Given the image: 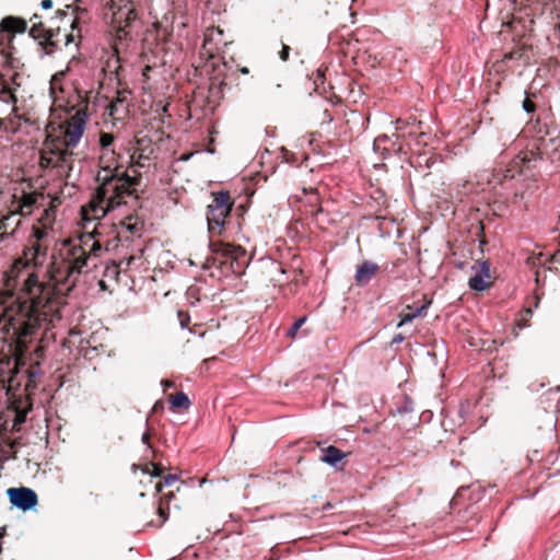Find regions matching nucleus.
I'll list each match as a JSON object with an SVG mask.
<instances>
[{"label": "nucleus", "mask_w": 560, "mask_h": 560, "mask_svg": "<svg viewBox=\"0 0 560 560\" xmlns=\"http://www.w3.org/2000/svg\"><path fill=\"white\" fill-rule=\"evenodd\" d=\"M102 245L91 233L68 241L46 271L51 283L38 280L34 272L23 281L19 294H11L3 302L0 313V332L19 339L35 334L42 326L54 325L61 318L59 294L70 292L79 277L98 257Z\"/></svg>", "instance_id": "1"}, {"label": "nucleus", "mask_w": 560, "mask_h": 560, "mask_svg": "<svg viewBox=\"0 0 560 560\" xmlns=\"http://www.w3.org/2000/svg\"><path fill=\"white\" fill-rule=\"evenodd\" d=\"M98 166L100 171L95 178L98 187L81 210L85 221L100 220L127 203V200L133 197L135 187L138 185L137 177L120 171L115 149L101 150Z\"/></svg>", "instance_id": "2"}, {"label": "nucleus", "mask_w": 560, "mask_h": 560, "mask_svg": "<svg viewBox=\"0 0 560 560\" xmlns=\"http://www.w3.org/2000/svg\"><path fill=\"white\" fill-rule=\"evenodd\" d=\"M248 264L249 258L242 246L221 243L218 248L213 249V256L208 257L201 266L203 269L215 267L221 276H228L229 273L241 276Z\"/></svg>", "instance_id": "3"}, {"label": "nucleus", "mask_w": 560, "mask_h": 560, "mask_svg": "<svg viewBox=\"0 0 560 560\" xmlns=\"http://www.w3.org/2000/svg\"><path fill=\"white\" fill-rule=\"evenodd\" d=\"M74 155L59 137L48 135L40 150L39 164L43 168H56L59 174L69 177L73 170Z\"/></svg>", "instance_id": "4"}, {"label": "nucleus", "mask_w": 560, "mask_h": 560, "mask_svg": "<svg viewBox=\"0 0 560 560\" xmlns=\"http://www.w3.org/2000/svg\"><path fill=\"white\" fill-rule=\"evenodd\" d=\"M488 184L495 188L497 184L501 185L504 189L513 188L512 202L518 208H526L532 195L536 189L535 180L515 178L511 170L504 173H485Z\"/></svg>", "instance_id": "5"}, {"label": "nucleus", "mask_w": 560, "mask_h": 560, "mask_svg": "<svg viewBox=\"0 0 560 560\" xmlns=\"http://www.w3.org/2000/svg\"><path fill=\"white\" fill-rule=\"evenodd\" d=\"M212 197L211 203L208 205L207 223L210 235L214 237L222 235L233 201L228 191L214 192Z\"/></svg>", "instance_id": "6"}, {"label": "nucleus", "mask_w": 560, "mask_h": 560, "mask_svg": "<svg viewBox=\"0 0 560 560\" xmlns=\"http://www.w3.org/2000/svg\"><path fill=\"white\" fill-rule=\"evenodd\" d=\"M89 121L86 108H79L63 124L62 138L63 144L72 151L80 143Z\"/></svg>", "instance_id": "7"}, {"label": "nucleus", "mask_w": 560, "mask_h": 560, "mask_svg": "<svg viewBox=\"0 0 560 560\" xmlns=\"http://www.w3.org/2000/svg\"><path fill=\"white\" fill-rule=\"evenodd\" d=\"M7 494L11 505L24 512L33 510L38 503L37 494L31 488H9Z\"/></svg>", "instance_id": "8"}, {"label": "nucleus", "mask_w": 560, "mask_h": 560, "mask_svg": "<svg viewBox=\"0 0 560 560\" xmlns=\"http://www.w3.org/2000/svg\"><path fill=\"white\" fill-rule=\"evenodd\" d=\"M223 43V31L218 27L208 28L205 33L200 55L213 58L219 51V45Z\"/></svg>", "instance_id": "9"}, {"label": "nucleus", "mask_w": 560, "mask_h": 560, "mask_svg": "<svg viewBox=\"0 0 560 560\" xmlns=\"http://www.w3.org/2000/svg\"><path fill=\"white\" fill-rule=\"evenodd\" d=\"M478 268L476 265L471 267L472 270H476L477 272L470 277L468 281V285L471 290L481 292L487 289L488 283L487 279L490 278V264L488 261H478L477 262Z\"/></svg>", "instance_id": "10"}, {"label": "nucleus", "mask_w": 560, "mask_h": 560, "mask_svg": "<svg viewBox=\"0 0 560 560\" xmlns=\"http://www.w3.org/2000/svg\"><path fill=\"white\" fill-rule=\"evenodd\" d=\"M47 257V245L44 243H31L24 250L26 265L42 266Z\"/></svg>", "instance_id": "11"}, {"label": "nucleus", "mask_w": 560, "mask_h": 560, "mask_svg": "<svg viewBox=\"0 0 560 560\" xmlns=\"http://www.w3.org/2000/svg\"><path fill=\"white\" fill-rule=\"evenodd\" d=\"M380 270V266L372 260H364L358 267L354 280L359 285H366Z\"/></svg>", "instance_id": "12"}, {"label": "nucleus", "mask_w": 560, "mask_h": 560, "mask_svg": "<svg viewBox=\"0 0 560 560\" xmlns=\"http://www.w3.org/2000/svg\"><path fill=\"white\" fill-rule=\"evenodd\" d=\"M322 453L323 455L320 456V459L336 468L338 467V463L341 462L346 456L341 450L332 445L323 448Z\"/></svg>", "instance_id": "13"}, {"label": "nucleus", "mask_w": 560, "mask_h": 560, "mask_svg": "<svg viewBox=\"0 0 560 560\" xmlns=\"http://www.w3.org/2000/svg\"><path fill=\"white\" fill-rule=\"evenodd\" d=\"M121 226L130 233L131 236H140L143 230V222L138 218L127 217L122 222Z\"/></svg>", "instance_id": "14"}, {"label": "nucleus", "mask_w": 560, "mask_h": 560, "mask_svg": "<svg viewBox=\"0 0 560 560\" xmlns=\"http://www.w3.org/2000/svg\"><path fill=\"white\" fill-rule=\"evenodd\" d=\"M0 101L12 105L18 102L14 92L7 85L2 73H0Z\"/></svg>", "instance_id": "15"}, {"label": "nucleus", "mask_w": 560, "mask_h": 560, "mask_svg": "<svg viewBox=\"0 0 560 560\" xmlns=\"http://www.w3.org/2000/svg\"><path fill=\"white\" fill-rule=\"evenodd\" d=\"M36 200L37 198L34 194H24L19 205L20 213L23 215L31 214Z\"/></svg>", "instance_id": "16"}, {"label": "nucleus", "mask_w": 560, "mask_h": 560, "mask_svg": "<svg viewBox=\"0 0 560 560\" xmlns=\"http://www.w3.org/2000/svg\"><path fill=\"white\" fill-rule=\"evenodd\" d=\"M84 340L81 338V331L77 329H70L68 338L63 341V346L71 348L77 346L80 350L84 349Z\"/></svg>", "instance_id": "17"}, {"label": "nucleus", "mask_w": 560, "mask_h": 560, "mask_svg": "<svg viewBox=\"0 0 560 560\" xmlns=\"http://www.w3.org/2000/svg\"><path fill=\"white\" fill-rule=\"evenodd\" d=\"M191 402L184 392L175 394L171 399V407L173 409H188Z\"/></svg>", "instance_id": "18"}, {"label": "nucleus", "mask_w": 560, "mask_h": 560, "mask_svg": "<svg viewBox=\"0 0 560 560\" xmlns=\"http://www.w3.org/2000/svg\"><path fill=\"white\" fill-rule=\"evenodd\" d=\"M387 142H392L390 138L386 135H381L375 138L373 142V149L375 152H381V154L386 158L389 153L390 149L386 147Z\"/></svg>", "instance_id": "19"}, {"label": "nucleus", "mask_w": 560, "mask_h": 560, "mask_svg": "<svg viewBox=\"0 0 560 560\" xmlns=\"http://www.w3.org/2000/svg\"><path fill=\"white\" fill-rule=\"evenodd\" d=\"M3 26L13 32H24L26 30V22L20 19L7 18L3 20Z\"/></svg>", "instance_id": "20"}, {"label": "nucleus", "mask_w": 560, "mask_h": 560, "mask_svg": "<svg viewBox=\"0 0 560 560\" xmlns=\"http://www.w3.org/2000/svg\"><path fill=\"white\" fill-rule=\"evenodd\" d=\"M115 141V137L108 132H102L100 135V148L101 150L114 149L113 144Z\"/></svg>", "instance_id": "21"}, {"label": "nucleus", "mask_w": 560, "mask_h": 560, "mask_svg": "<svg viewBox=\"0 0 560 560\" xmlns=\"http://www.w3.org/2000/svg\"><path fill=\"white\" fill-rule=\"evenodd\" d=\"M48 233L46 232V230L40 228H34L31 235V243H43Z\"/></svg>", "instance_id": "22"}, {"label": "nucleus", "mask_w": 560, "mask_h": 560, "mask_svg": "<svg viewBox=\"0 0 560 560\" xmlns=\"http://www.w3.org/2000/svg\"><path fill=\"white\" fill-rule=\"evenodd\" d=\"M306 322V317L303 316L301 318H299L298 320H295L292 326L290 327V329L288 330V336L289 337H292L294 338L296 332L299 331V329L302 327V325Z\"/></svg>", "instance_id": "23"}, {"label": "nucleus", "mask_w": 560, "mask_h": 560, "mask_svg": "<svg viewBox=\"0 0 560 560\" xmlns=\"http://www.w3.org/2000/svg\"><path fill=\"white\" fill-rule=\"evenodd\" d=\"M62 77H63V72H59V73H56L52 75V78L50 80V88H49L51 95H55L56 90L60 89L59 83H60V80Z\"/></svg>", "instance_id": "24"}, {"label": "nucleus", "mask_w": 560, "mask_h": 560, "mask_svg": "<svg viewBox=\"0 0 560 560\" xmlns=\"http://www.w3.org/2000/svg\"><path fill=\"white\" fill-rule=\"evenodd\" d=\"M413 411V401L406 397L404 404L397 408L398 413H409Z\"/></svg>", "instance_id": "25"}, {"label": "nucleus", "mask_w": 560, "mask_h": 560, "mask_svg": "<svg viewBox=\"0 0 560 560\" xmlns=\"http://www.w3.org/2000/svg\"><path fill=\"white\" fill-rule=\"evenodd\" d=\"M177 316H178V319H179V325L180 327L184 329V328H187L188 327V324L190 322V316L188 313L184 312V311H178L177 312Z\"/></svg>", "instance_id": "26"}, {"label": "nucleus", "mask_w": 560, "mask_h": 560, "mask_svg": "<svg viewBox=\"0 0 560 560\" xmlns=\"http://www.w3.org/2000/svg\"><path fill=\"white\" fill-rule=\"evenodd\" d=\"M150 466L152 467V469H150L149 466H147L143 471L150 474L152 477H160L162 474V468L154 463H150Z\"/></svg>", "instance_id": "27"}, {"label": "nucleus", "mask_w": 560, "mask_h": 560, "mask_svg": "<svg viewBox=\"0 0 560 560\" xmlns=\"http://www.w3.org/2000/svg\"><path fill=\"white\" fill-rule=\"evenodd\" d=\"M522 107L527 114H533L536 110L535 103L528 97L523 101Z\"/></svg>", "instance_id": "28"}, {"label": "nucleus", "mask_w": 560, "mask_h": 560, "mask_svg": "<svg viewBox=\"0 0 560 560\" xmlns=\"http://www.w3.org/2000/svg\"><path fill=\"white\" fill-rule=\"evenodd\" d=\"M415 318H416V315H415L413 311H411L409 313H406V314H402L401 315V319L398 323L397 327H401L405 324L412 322Z\"/></svg>", "instance_id": "29"}, {"label": "nucleus", "mask_w": 560, "mask_h": 560, "mask_svg": "<svg viewBox=\"0 0 560 560\" xmlns=\"http://www.w3.org/2000/svg\"><path fill=\"white\" fill-rule=\"evenodd\" d=\"M158 514H159V516L161 518V522H160L159 526H161L162 524H164L168 520V511H167V509L159 506Z\"/></svg>", "instance_id": "30"}, {"label": "nucleus", "mask_w": 560, "mask_h": 560, "mask_svg": "<svg viewBox=\"0 0 560 560\" xmlns=\"http://www.w3.org/2000/svg\"><path fill=\"white\" fill-rule=\"evenodd\" d=\"M177 480H178L177 475H167L164 477L163 485L170 487Z\"/></svg>", "instance_id": "31"}, {"label": "nucleus", "mask_w": 560, "mask_h": 560, "mask_svg": "<svg viewBox=\"0 0 560 560\" xmlns=\"http://www.w3.org/2000/svg\"><path fill=\"white\" fill-rule=\"evenodd\" d=\"M430 303L431 302H428L427 304L421 305V306L417 307L416 310H413L416 318L425 314L427 308L429 307Z\"/></svg>", "instance_id": "32"}, {"label": "nucleus", "mask_w": 560, "mask_h": 560, "mask_svg": "<svg viewBox=\"0 0 560 560\" xmlns=\"http://www.w3.org/2000/svg\"><path fill=\"white\" fill-rule=\"evenodd\" d=\"M290 49L291 48L288 45L282 44V49L280 51L281 60L287 61L289 59Z\"/></svg>", "instance_id": "33"}, {"label": "nucleus", "mask_w": 560, "mask_h": 560, "mask_svg": "<svg viewBox=\"0 0 560 560\" xmlns=\"http://www.w3.org/2000/svg\"><path fill=\"white\" fill-rule=\"evenodd\" d=\"M42 27H43V24L40 22H38V23L34 22L33 26L31 28V35L34 37L38 36L39 35L38 32H39V30H42Z\"/></svg>", "instance_id": "34"}, {"label": "nucleus", "mask_w": 560, "mask_h": 560, "mask_svg": "<svg viewBox=\"0 0 560 560\" xmlns=\"http://www.w3.org/2000/svg\"><path fill=\"white\" fill-rule=\"evenodd\" d=\"M118 105H122V101H121V100H117V102H116V103H113V104L110 105V112H109V114H110L112 116H114V115H115V112H116V109H117V106H118Z\"/></svg>", "instance_id": "35"}, {"label": "nucleus", "mask_w": 560, "mask_h": 560, "mask_svg": "<svg viewBox=\"0 0 560 560\" xmlns=\"http://www.w3.org/2000/svg\"><path fill=\"white\" fill-rule=\"evenodd\" d=\"M404 340H405V337L401 334H397L394 336L392 343L397 345V343L402 342Z\"/></svg>", "instance_id": "36"}, {"label": "nucleus", "mask_w": 560, "mask_h": 560, "mask_svg": "<svg viewBox=\"0 0 560 560\" xmlns=\"http://www.w3.org/2000/svg\"><path fill=\"white\" fill-rule=\"evenodd\" d=\"M40 5L44 10H48L52 7V1L51 0H43L40 2Z\"/></svg>", "instance_id": "37"}, {"label": "nucleus", "mask_w": 560, "mask_h": 560, "mask_svg": "<svg viewBox=\"0 0 560 560\" xmlns=\"http://www.w3.org/2000/svg\"><path fill=\"white\" fill-rule=\"evenodd\" d=\"M534 300V307H538L540 302V294L538 292H535L534 296L532 298Z\"/></svg>", "instance_id": "38"}, {"label": "nucleus", "mask_w": 560, "mask_h": 560, "mask_svg": "<svg viewBox=\"0 0 560 560\" xmlns=\"http://www.w3.org/2000/svg\"><path fill=\"white\" fill-rule=\"evenodd\" d=\"M18 79H19V73H13V75L11 77V82L13 85H15L16 88L20 86V83L18 82Z\"/></svg>", "instance_id": "39"}, {"label": "nucleus", "mask_w": 560, "mask_h": 560, "mask_svg": "<svg viewBox=\"0 0 560 560\" xmlns=\"http://www.w3.org/2000/svg\"><path fill=\"white\" fill-rule=\"evenodd\" d=\"M142 442L149 446L150 434L144 432L141 438Z\"/></svg>", "instance_id": "40"}, {"label": "nucleus", "mask_w": 560, "mask_h": 560, "mask_svg": "<svg viewBox=\"0 0 560 560\" xmlns=\"http://www.w3.org/2000/svg\"><path fill=\"white\" fill-rule=\"evenodd\" d=\"M525 313L527 316H532L533 315V308L530 306L526 307L525 308Z\"/></svg>", "instance_id": "41"}, {"label": "nucleus", "mask_w": 560, "mask_h": 560, "mask_svg": "<svg viewBox=\"0 0 560 560\" xmlns=\"http://www.w3.org/2000/svg\"><path fill=\"white\" fill-rule=\"evenodd\" d=\"M504 58H505V59H513V58H515V54H514V52L506 54V55L504 56Z\"/></svg>", "instance_id": "42"}, {"label": "nucleus", "mask_w": 560, "mask_h": 560, "mask_svg": "<svg viewBox=\"0 0 560 560\" xmlns=\"http://www.w3.org/2000/svg\"><path fill=\"white\" fill-rule=\"evenodd\" d=\"M162 384L165 386V387H172L173 386V383L170 382V381H163Z\"/></svg>", "instance_id": "43"}, {"label": "nucleus", "mask_w": 560, "mask_h": 560, "mask_svg": "<svg viewBox=\"0 0 560 560\" xmlns=\"http://www.w3.org/2000/svg\"><path fill=\"white\" fill-rule=\"evenodd\" d=\"M162 487H163V485H162V483L156 485V491H161V490H162Z\"/></svg>", "instance_id": "44"}, {"label": "nucleus", "mask_w": 560, "mask_h": 560, "mask_svg": "<svg viewBox=\"0 0 560 560\" xmlns=\"http://www.w3.org/2000/svg\"><path fill=\"white\" fill-rule=\"evenodd\" d=\"M100 287L101 288H104L105 287V282L103 280L100 281Z\"/></svg>", "instance_id": "45"}, {"label": "nucleus", "mask_w": 560, "mask_h": 560, "mask_svg": "<svg viewBox=\"0 0 560 560\" xmlns=\"http://www.w3.org/2000/svg\"><path fill=\"white\" fill-rule=\"evenodd\" d=\"M4 121L0 119V129L3 128Z\"/></svg>", "instance_id": "46"}, {"label": "nucleus", "mask_w": 560, "mask_h": 560, "mask_svg": "<svg viewBox=\"0 0 560 560\" xmlns=\"http://www.w3.org/2000/svg\"><path fill=\"white\" fill-rule=\"evenodd\" d=\"M16 444H18V442H16V441H14V442L11 444V447H12V448H13V447H15V446H16Z\"/></svg>", "instance_id": "47"}, {"label": "nucleus", "mask_w": 560, "mask_h": 560, "mask_svg": "<svg viewBox=\"0 0 560 560\" xmlns=\"http://www.w3.org/2000/svg\"><path fill=\"white\" fill-rule=\"evenodd\" d=\"M195 291L194 288H189L188 293H192Z\"/></svg>", "instance_id": "48"}, {"label": "nucleus", "mask_w": 560, "mask_h": 560, "mask_svg": "<svg viewBox=\"0 0 560 560\" xmlns=\"http://www.w3.org/2000/svg\"><path fill=\"white\" fill-rule=\"evenodd\" d=\"M36 19H38V16L36 14H34V16L31 19V21L36 20Z\"/></svg>", "instance_id": "49"}, {"label": "nucleus", "mask_w": 560, "mask_h": 560, "mask_svg": "<svg viewBox=\"0 0 560 560\" xmlns=\"http://www.w3.org/2000/svg\"><path fill=\"white\" fill-rule=\"evenodd\" d=\"M242 72H243V73H247V69H246V68H244V69L242 70Z\"/></svg>", "instance_id": "50"}]
</instances>
